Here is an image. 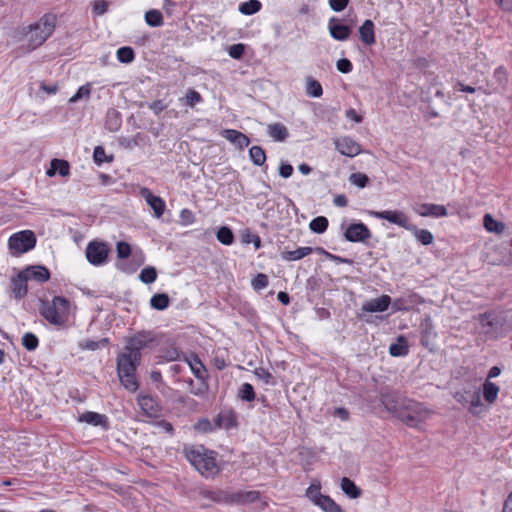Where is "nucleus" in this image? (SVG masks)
Segmentation results:
<instances>
[{
  "label": "nucleus",
  "mask_w": 512,
  "mask_h": 512,
  "mask_svg": "<svg viewBox=\"0 0 512 512\" xmlns=\"http://www.w3.org/2000/svg\"><path fill=\"white\" fill-rule=\"evenodd\" d=\"M349 181L352 185H355L359 188H364L369 183V178L364 173L356 172V173H352L349 176Z\"/></svg>",
  "instance_id": "nucleus-49"
},
{
  "label": "nucleus",
  "mask_w": 512,
  "mask_h": 512,
  "mask_svg": "<svg viewBox=\"0 0 512 512\" xmlns=\"http://www.w3.org/2000/svg\"><path fill=\"white\" fill-rule=\"evenodd\" d=\"M134 58H135L134 51L129 46H124L117 50V59L121 63H126V64L131 63L134 60Z\"/></svg>",
  "instance_id": "nucleus-46"
},
{
  "label": "nucleus",
  "mask_w": 512,
  "mask_h": 512,
  "mask_svg": "<svg viewBox=\"0 0 512 512\" xmlns=\"http://www.w3.org/2000/svg\"><path fill=\"white\" fill-rule=\"evenodd\" d=\"M389 353L394 357L406 356L409 353L408 343L404 336H399L397 341L390 345Z\"/></svg>",
  "instance_id": "nucleus-28"
},
{
  "label": "nucleus",
  "mask_w": 512,
  "mask_h": 512,
  "mask_svg": "<svg viewBox=\"0 0 512 512\" xmlns=\"http://www.w3.org/2000/svg\"><path fill=\"white\" fill-rule=\"evenodd\" d=\"M39 311L50 324L63 326L69 319L71 303L65 297L55 296L51 302H42Z\"/></svg>",
  "instance_id": "nucleus-2"
},
{
  "label": "nucleus",
  "mask_w": 512,
  "mask_h": 512,
  "mask_svg": "<svg viewBox=\"0 0 512 512\" xmlns=\"http://www.w3.org/2000/svg\"><path fill=\"white\" fill-rule=\"evenodd\" d=\"M483 226L486 231L495 234H502L505 231L506 225L502 221L496 220L491 214H485L483 217Z\"/></svg>",
  "instance_id": "nucleus-24"
},
{
  "label": "nucleus",
  "mask_w": 512,
  "mask_h": 512,
  "mask_svg": "<svg viewBox=\"0 0 512 512\" xmlns=\"http://www.w3.org/2000/svg\"><path fill=\"white\" fill-rule=\"evenodd\" d=\"M117 257L120 259H126L131 254V246L127 242L121 241L116 246Z\"/></svg>",
  "instance_id": "nucleus-55"
},
{
  "label": "nucleus",
  "mask_w": 512,
  "mask_h": 512,
  "mask_svg": "<svg viewBox=\"0 0 512 512\" xmlns=\"http://www.w3.org/2000/svg\"><path fill=\"white\" fill-rule=\"evenodd\" d=\"M56 173L61 175L62 177H66L70 173V166L66 160L62 159H53L50 164V168L47 170L46 174L49 177L54 176Z\"/></svg>",
  "instance_id": "nucleus-23"
},
{
  "label": "nucleus",
  "mask_w": 512,
  "mask_h": 512,
  "mask_svg": "<svg viewBox=\"0 0 512 512\" xmlns=\"http://www.w3.org/2000/svg\"><path fill=\"white\" fill-rule=\"evenodd\" d=\"M202 101V97L199 92L194 89H189L185 95V104L193 108L196 104Z\"/></svg>",
  "instance_id": "nucleus-53"
},
{
  "label": "nucleus",
  "mask_w": 512,
  "mask_h": 512,
  "mask_svg": "<svg viewBox=\"0 0 512 512\" xmlns=\"http://www.w3.org/2000/svg\"><path fill=\"white\" fill-rule=\"evenodd\" d=\"M500 388L495 383L486 380L483 384V398L484 401L490 405L494 404L497 400Z\"/></svg>",
  "instance_id": "nucleus-26"
},
{
  "label": "nucleus",
  "mask_w": 512,
  "mask_h": 512,
  "mask_svg": "<svg viewBox=\"0 0 512 512\" xmlns=\"http://www.w3.org/2000/svg\"><path fill=\"white\" fill-rule=\"evenodd\" d=\"M183 453L186 459L203 476H214L219 472L215 452L206 449L203 445L185 446Z\"/></svg>",
  "instance_id": "nucleus-1"
},
{
  "label": "nucleus",
  "mask_w": 512,
  "mask_h": 512,
  "mask_svg": "<svg viewBox=\"0 0 512 512\" xmlns=\"http://www.w3.org/2000/svg\"><path fill=\"white\" fill-rule=\"evenodd\" d=\"M336 67L341 73H349L353 69V65L349 59L342 58L337 61Z\"/></svg>",
  "instance_id": "nucleus-59"
},
{
  "label": "nucleus",
  "mask_w": 512,
  "mask_h": 512,
  "mask_svg": "<svg viewBox=\"0 0 512 512\" xmlns=\"http://www.w3.org/2000/svg\"><path fill=\"white\" fill-rule=\"evenodd\" d=\"M138 405L143 413L149 417H155L159 411L158 405L150 395H139Z\"/></svg>",
  "instance_id": "nucleus-22"
},
{
  "label": "nucleus",
  "mask_w": 512,
  "mask_h": 512,
  "mask_svg": "<svg viewBox=\"0 0 512 512\" xmlns=\"http://www.w3.org/2000/svg\"><path fill=\"white\" fill-rule=\"evenodd\" d=\"M269 280L266 274L258 273L255 278L251 281V285L254 290L259 291L268 286Z\"/></svg>",
  "instance_id": "nucleus-54"
},
{
  "label": "nucleus",
  "mask_w": 512,
  "mask_h": 512,
  "mask_svg": "<svg viewBox=\"0 0 512 512\" xmlns=\"http://www.w3.org/2000/svg\"><path fill=\"white\" fill-rule=\"evenodd\" d=\"M56 16L54 14L43 15L38 22L29 26L26 38L32 48L41 46L54 32Z\"/></svg>",
  "instance_id": "nucleus-4"
},
{
  "label": "nucleus",
  "mask_w": 512,
  "mask_h": 512,
  "mask_svg": "<svg viewBox=\"0 0 512 512\" xmlns=\"http://www.w3.org/2000/svg\"><path fill=\"white\" fill-rule=\"evenodd\" d=\"M391 298L388 295H382L379 298L366 301L362 305V311L368 313L384 312L388 309Z\"/></svg>",
  "instance_id": "nucleus-15"
},
{
  "label": "nucleus",
  "mask_w": 512,
  "mask_h": 512,
  "mask_svg": "<svg viewBox=\"0 0 512 512\" xmlns=\"http://www.w3.org/2000/svg\"><path fill=\"white\" fill-rule=\"evenodd\" d=\"M214 422L215 427L229 430L237 426V416L232 410L222 411L217 415Z\"/></svg>",
  "instance_id": "nucleus-18"
},
{
  "label": "nucleus",
  "mask_w": 512,
  "mask_h": 512,
  "mask_svg": "<svg viewBox=\"0 0 512 512\" xmlns=\"http://www.w3.org/2000/svg\"><path fill=\"white\" fill-rule=\"evenodd\" d=\"M432 414L433 412L423 404L409 401L405 408L398 412V418L407 426L418 428Z\"/></svg>",
  "instance_id": "nucleus-5"
},
{
  "label": "nucleus",
  "mask_w": 512,
  "mask_h": 512,
  "mask_svg": "<svg viewBox=\"0 0 512 512\" xmlns=\"http://www.w3.org/2000/svg\"><path fill=\"white\" fill-rule=\"evenodd\" d=\"M349 3V0H329L331 9L335 12L343 11Z\"/></svg>",
  "instance_id": "nucleus-60"
},
{
  "label": "nucleus",
  "mask_w": 512,
  "mask_h": 512,
  "mask_svg": "<svg viewBox=\"0 0 512 512\" xmlns=\"http://www.w3.org/2000/svg\"><path fill=\"white\" fill-rule=\"evenodd\" d=\"M24 272L27 273L29 279H33L38 282L48 281L50 278L49 270L44 266H33Z\"/></svg>",
  "instance_id": "nucleus-29"
},
{
  "label": "nucleus",
  "mask_w": 512,
  "mask_h": 512,
  "mask_svg": "<svg viewBox=\"0 0 512 512\" xmlns=\"http://www.w3.org/2000/svg\"><path fill=\"white\" fill-rule=\"evenodd\" d=\"M36 237L31 230L16 232L8 239V248L13 256H19L33 249Z\"/></svg>",
  "instance_id": "nucleus-6"
},
{
  "label": "nucleus",
  "mask_w": 512,
  "mask_h": 512,
  "mask_svg": "<svg viewBox=\"0 0 512 512\" xmlns=\"http://www.w3.org/2000/svg\"><path fill=\"white\" fill-rule=\"evenodd\" d=\"M293 173V167L290 164L282 163L279 168V174L283 178H289Z\"/></svg>",
  "instance_id": "nucleus-64"
},
{
  "label": "nucleus",
  "mask_w": 512,
  "mask_h": 512,
  "mask_svg": "<svg viewBox=\"0 0 512 512\" xmlns=\"http://www.w3.org/2000/svg\"><path fill=\"white\" fill-rule=\"evenodd\" d=\"M213 365L219 371L223 370L227 366L226 359L223 356L216 354L213 357Z\"/></svg>",
  "instance_id": "nucleus-63"
},
{
  "label": "nucleus",
  "mask_w": 512,
  "mask_h": 512,
  "mask_svg": "<svg viewBox=\"0 0 512 512\" xmlns=\"http://www.w3.org/2000/svg\"><path fill=\"white\" fill-rule=\"evenodd\" d=\"M109 122H111L113 125V127L110 128L111 130H117L119 128L121 121H120L118 112H116V111L108 112L107 123H109Z\"/></svg>",
  "instance_id": "nucleus-61"
},
{
  "label": "nucleus",
  "mask_w": 512,
  "mask_h": 512,
  "mask_svg": "<svg viewBox=\"0 0 512 512\" xmlns=\"http://www.w3.org/2000/svg\"><path fill=\"white\" fill-rule=\"evenodd\" d=\"M78 421L87 423L92 426H101L104 429H108L109 427L108 418L106 415L92 411H87L79 415Z\"/></svg>",
  "instance_id": "nucleus-17"
},
{
  "label": "nucleus",
  "mask_w": 512,
  "mask_h": 512,
  "mask_svg": "<svg viewBox=\"0 0 512 512\" xmlns=\"http://www.w3.org/2000/svg\"><path fill=\"white\" fill-rule=\"evenodd\" d=\"M359 37L360 40L367 46H371L375 44V25L372 20L367 19L363 22V24L359 27Z\"/></svg>",
  "instance_id": "nucleus-19"
},
{
  "label": "nucleus",
  "mask_w": 512,
  "mask_h": 512,
  "mask_svg": "<svg viewBox=\"0 0 512 512\" xmlns=\"http://www.w3.org/2000/svg\"><path fill=\"white\" fill-rule=\"evenodd\" d=\"M139 193L154 211V216L156 218H161L166 208L165 201L161 197L154 195L151 190L146 187L140 188Z\"/></svg>",
  "instance_id": "nucleus-11"
},
{
  "label": "nucleus",
  "mask_w": 512,
  "mask_h": 512,
  "mask_svg": "<svg viewBox=\"0 0 512 512\" xmlns=\"http://www.w3.org/2000/svg\"><path fill=\"white\" fill-rule=\"evenodd\" d=\"M249 157L251 161L257 166H262L266 161V153L264 149L257 145L252 146L249 149Z\"/></svg>",
  "instance_id": "nucleus-39"
},
{
  "label": "nucleus",
  "mask_w": 512,
  "mask_h": 512,
  "mask_svg": "<svg viewBox=\"0 0 512 512\" xmlns=\"http://www.w3.org/2000/svg\"><path fill=\"white\" fill-rule=\"evenodd\" d=\"M328 27L331 37L338 41L347 40L351 34V29L348 26L336 23L334 18L329 21Z\"/></svg>",
  "instance_id": "nucleus-21"
},
{
  "label": "nucleus",
  "mask_w": 512,
  "mask_h": 512,
  "mask_svg": "<svg viewBox=\"0 0 512 512\" xmlns=\"http://www.w3.org/2000/svg\"><path fill=\"white\" fill-rule=\"evenodd\" d=\"M370 216H373L378 219H384L398 225L404 229H407L410 222L408 216L399 210H385V211H369Z\"/></svg>",
  "instance_id": "nucleus-9"
},
{
  "label": "nucleus",
  "mask_w": 512,
  "mask_h": 512,
  "mask_svg": "<svg viewBox=\"0 0 512 512\" xmlns=\"http://www.w3.org/2000/svg\"><path fill=\"white\" fill-rule=\"evenodd\" d=\"M268 134L275 141H284L288 137V130L282 123H273L268 126Z\"/></svg>",
  "instance_id": "nucleus-32"
},
{
  "label": "nucleus",
  "mask_w": 512,
  "mask_h": 512,
  "mask_svg": "<svg viewBox=\"0 0 512 512\" xmlns=\"http://www.w3.org/2000/svg\"><path fill=\"white\" fill-rule=\"evenodd\" d=\"M205 498L213 500L218 503H231L234 501L231 495L223 490H204L201 493Z\"/></svg>",
  "instance_id": "nucleus-31"
},
{
  "label": "nucleus",
  "mask_w": 512,
  "mask_h": 512,
  "mask_svg": "<svg viewBox=\"0 0 512 512\" xmlns=\"http://www.w3.org/2000/svg\"><path fill=\"white\" fill-rule=\"evenodd\" d=\"M262 4L259 0H249L239 5L240 13L244 15H253L261 10Z\"/></svg>",
  "instance_id": "nucleus-38"
},
{
  "label": "nucleus",
  "mask_w": 512,
  "mask_h": 512,
  "mask_svg": "<svg viewBox=\"0 0 512 512\" xmlns=\"http://www.w3.org/2000/svg\"><path fill=\"white\" fill-rule=\"evenodd\" d=\"M157 278V271L154 267L149 266L140 272L139 279L145 284L153 283Z\"/></svg>",
  "instance_id": "nucleus-47"
},
{
  "label": "nucleus",
  "mask_w": 512,
  "mask_h": 512,
  "mask_svg": "<svg viewBox=\"0 0 512 512\" xmlns=\"http://www.w3.org/2000/svg\"><path fill=\"white\" fill-rule=\"evenodd\" d=\"M108 343H109V340L107 338H102L99 341H94V340L86 339V340H83V341H81L79 343V347L82 350L95 351V350L99 349L100 347L107 346Z\"/></svg>",
  "instance_id": "nucleus-43"
},
{
  "label": "nucleus",
  "mask_w": 512,
  "mask_h": 512,
  "mask_svg": "<svg viewBox=\"0 0 512 512\" xmlns=\"http://www.w3.org/2000/svg\"><path fill=\"white\" fill-rule=\"evenodd\" d=\"M312 251L313 249L311 247H299L293 251H283L281 257L286 261H297L310 255Z\"/></svg>",
  "instance_id": "nucleus-30"
},
{
  "label": "nucleus",
  "mask_w": 512,
  "mask_h": 512,
  "mask_svg": "<svg viewBox=\"0 0 512 512\" xmlns=\"http://www.w3.org/2000/svg\"><path fill=\"white\" fill-rule=\"evenodd\" d=\"M341 489L350 498L356 499L361 496V489L347 477L341 479Z\"/></svg>",
  "instance_id": "nucleus-33"
},
{
  "label": "nucleus",
  "mask_w": 512,
  "mask_h": 512,
  "mask_svg": "<svg viewBox=\"0 0 512 512\" xmlns=\"http://www.w3.org/2000/svg\"><path fill=\"white\" fill-rule=\"evenodd\" d=\"M245 51V45L242 43L234 44L229 47L228 54L233 59H240Z\"/></svg>",
  "instance_id": "nucleus-58"
},
{
  "label": "nucleus",
  "mask_w": 512,
  "mask_h": 512,
  "mask_svg": "<svg viewBox=\"0 0 512 512\" xmlns=\"http://www.w3.org/2000/svg\"><path fill=\"white\" fill-rule=\"evenodd\" d=\"M195 430L202 432V433H208L212 432L215 427L213 424L206 418L200 419L194 426Z\"/></svg>",
  "instance_id": "nucleus-56"
},
{
  "label": "nucleus",
  "mask_w": 512,
  "mask_h": 512,
  "mask_svg": "<svg viewBox=\"0 0 512 512\" xmlns=\"http://www.w3.org/2000/svg\"><path fill=\"white\" fill-rule=\"evenodd\" d=\"M328 227V220L324 216H318L311 220L309 224V228L311 231L321 234L324 233L327 230Z\"/></svg>",
  "instance_id": "nucleus-44"
},
{
  "label": "nucleus",
  "mask_w": 512,
  "mask_h": 512,
  "mask_svg": "<svg viewBox=\"0 0 512 512\" xmlns=\"http://www.w3.org/2000/svg\"><path fill=\"white\" fill-rule=\"evenodd\" d=\"M336 150L347 157H355L361 153V145L349 136H342L334 140Z\"/></svg>",
  "instance_id": "nucleus-10"
},
{
  "label": "nucleus",
  "mask_w": 512,
  "mask_h": 512,
  "mask_svg": "<svg viewBox=\"0 0 512 512\" xmlns=\"http://www.w3.org/2000/svg\"><path fill=\"white\" fill-rule=\"evenodd\" d=\"M217 240L224 245H231L234 242V235L230 228L223 226L216 234Z\"/></svg>",
  "instance_id": "nucleus-45"
},
{
  "label": "nucleus",
  "mask_w": 512,
  "mask_h": 512,
  "mask_svg": "<svg viewBox=\"0 0 512 512\" xmlns=\"http://www.w3.org/2000/svg\"><path fill=\"white\" fill-rule=\"evenodd\" d=\"M421 343L428 347L436 338L437 333L435 332L434 326L430 319H426L421 323Z\"/></svg>",
  "instance_id": "nucleus-25"
},
{
  "label": "nucleus",
  "mask_w": 512,
  "mask_h": 512,
  "mask_svg": "<svg viewBox=\"0 0 512 512\" xmlns=\"http://www.w3.org/2000/svg\"><path fill=\"white\" fill-rule=\"evenodd\" d=\"M185 362L189 365L194 376L204 382L207 380V369L205 365L202 363L198 355L191 353L189 356L184 357Z\"/></svg>",
  "instance_id": "nucleus-14"
},
{
  "label": "nucleus",
  "mask_w": 512,
  "mask_h": 512,
  "mask_svg": "<svg viewBox=\"0 0 512 512\" xmlns=\"http://www.w3.org/2000/svg\"><path fill=\"white\" fill-rule=\"evenodd\" d=\"M141 358H133L131 353L123 351L117 357V374L121 384L130 392H135L138 387L136 377L137 367L140 365Z\"/></svg>",
  "instance_id": "nucleus-3"
},
{
  "label": "nucleus",
  "mask_w": 512,
  "mask_h": 512,
  "mask_svg": "<svg viewBox=\"0 0 512 512\" xmlns=\"http://www.w3.org/2000/svg\"><path fill=\"white\" fill-rule=\"evenodd\" d=\"M406 230H409L413 233L417 241H419L423 245H430L432 244L434 237L432 233L427 229H419L412 223L409 224L408 228Z\"/></svg>",
  "instance_id": "nucleus-27"
},
{
  "label": "nucleus",
  "mask_w": 512,
  "mask_h": 512,
  "mask_svg": "<svg viewBox=\"0 0 512 512\" xmlns=\"http://www.w3.org/2000/svg\"><path fill=\"white\" fill-rule=\"evenodd\" d=\"M413 211L422 217L442 218L448 215L444 205L433 203H422L413 207Z\"/></svg>",
  "instance_id": "nucleus-12"
},
{
  "label": "nucleus",
  "mask_w": 512,
  "mask_h": 512,
  "mask_svg": "<svg viewBox=\"0 0 512 512\" xmlns=\"http://www.w3.org/2000/svg\"><path fill=\"white\" fill-rule=\"evenodd\" d=\"M315 505L319 506L325 512H342L340 506L327 495H323Z\"/></svg>",
  "instance_id": "nucleus-37"
},
{
  "label": "nucleus",
  "mask_w": 512,
  "mask_h": 512,
  "mask_svg": "<svg viewBox=\"0 0 512 512\" xmlns=\"http://www.w3.org/2000/svg\"><path fill=\"white\" fill-rule=\"evenodd\" d=\"M110 249L108 245L101 241H91L88 243L85 254L88 262L94 266H101L106 263Z\"/></svg>",
  "instance_id": "nucleus-7"
},
{
  "label": "nucleus",
  "mask_w": 512,
  "mask_h": 512,
  "mask_svg": "<svg viewBox=\"0 0 512 512\" xmlns=\"http://www.w3.org/2000/svg\"><path fill=\"white\" fill-rule=\"evenodd\" d=\"M22 345L29 351L35 350L38 345L39 341L38 338L30 332H27L22 337Z\"/></svg>",
  "instance_id": "nucleus-50"
},
{
  "label": "nucleus",
  "mask_w": 512,
  "mask_h": 512,
  "mask_svg": "<svg viewBox=\"0 0 512 512\" xmlns=\"http://www.w3.org/2000/svg\"><path fill=\"white\" fill-rule=\"evenodd\" d=\"M91 94V84L87 83L77 90V92L69 99V103H76L82 98H89Z\"/></svg>",
  "instance_id": "nucleus-52"
},
{
  "label": "nucleus",
  "mask_w": 512,
  "mask_h": 512,
  "mask_svg": "<svg viewBox=\"0 0 512 512\" xmlns=\"http://www.w3.org/2000/svg\"><path fill=\"white\" fill-rule=\"evenodd\" d=\"M233 502L236 503H252L260 498V493L258 491H242L231 495Z\"/></svg>",
  "instance_id": "nucleus-34"
},
{
  "label": "nucleus",
  "mask_w": 512,
  "mask_h": 512,
  "mask_svg": "<svg viewBox=\"0 0 512 512\" xmlns=\"http://www.w3.org/2000/svg\"><path fill=\"white\" fill-rule=\"evenodd\" d=\"M152 341L153 339L150 333H137L134 336L127 339L124 351L127 353H131L134 359H136V357L141 358V350L148 347Z\"/></svg>",
  "instance_id": "nucleus-8"
},
{
  "label": "nucleus",
  "mask_w": 512,
  "mask_h": 512,
  "mask_svg": "<svg viewBox=\"0 0 512 512\" xmlns=\"http://www.w3.org/2000/svg\"><path fill=\"white\" fill-rule=\"evenodd\" d=\"M170 304L169 296L166 293L154 294L150 299V305L155 310H165Z\"/></svg>",
  "instance_id": "nucleus-36"
},
{
  "label": "nucleus",
  "mask_w": 512,
  "mask_h": 512,
  "mask_svg": "<svg viewBox=\"0 0 512 512\" xmlns=\"http://www.w3.org/2000/svg\"><path fill=\"white\" fill-rule=\"evenodd\" d=\"M508 71L504 66L497 67L493 72V80L498 87L505 89L508 84Z\"/></svg>",
  "instance_id": "nucleus-40"
},
{
  "label": "nucleus",
  "mask_w": 512,
  "mask_h": 512,
  "mask_svg": "<svg viewBox=\"0 0 512 512\" xmlns=\"http://www.w3.org/2000/svg\"><path fill=\"white\" fill-rule=\"evenodd\" d=\"M306 94L313 98H319L323 94L320 82L312 77L306 78Z\"/></svg>",
  "instance_id": "nucleus-35"
},
{
  "label": "nucleus",
  "mask_w": 512,
  "mask_h": 512,
  "mask_svg": "<svg viewBox=\"0 0 512 512\" xmlns=\"http://www.w3.org/2000/svg\"><path fill=\"white\" fill-rule=\"evenodd\" d=\"M108 10V2L106 0H95L93 2L92 12L97 15L101 16L105 14Z\"/></svg>",
  "instance_id": "nucleus-57"
},
{
  "label": "nucleus",
  "mask_w": 512,
  "mask_h": 512,
  "mask_svg": "<svg viewBox=\"0 0 512 512\" xmlns=\"http://www.w3.org/2000/svg\"><path fill=\"white\" fill-rule=\"evenodd\" d=\"M145 21L151 27H160L163 25V16L159 10L152 9L145 13Z\"/></svg>",
  "instance_id": "nucleus-41"
},
{
  "label": "nucleus",
  "mask_w": 512,
  "mask_h": 512,
  "mask_svg": "<svg viewBox=\"0 0 512 512\" xmlns=\"http://www.w3.org/2000/svg\"><path fill=\"white\" fill-rule=\"evenodd\" d=\"M306 496L316 504L317 501L323 496L321 493V484L318 480H314L306 490Z\"/></svg>",
  "instance_id": "nucleus-42"
},
{
  "label": "nucleus",
  "mask_w": 512,
  "mask_h": 512,
  "mask_svg": "<svg viewBox=\"0 0 512 512\" xmlns=\"http://www.w3.org/2000/svg\"><path fill=\"white\" fill-rule=\"evenodd\" d=\"M239 397L240 399L248 402L255 400V392L253 386L249 383L242 384L239 389Z\"/></svg>",
  "instance_id": "nucleus-48"
},
{
  "label": "nucleus",
  "mask_w": 512,
  "mask_h": 512,
  "mask_svg": "<svg viewBox=\"0 0 512 512\" xmlns=\"http://www.w3.org/2000/svg\"><path fill=\"white\" fill-rule=\"evenodd\" d=\"M29 276L26 272H19L15 277H12V292L16 299H21L27 294V281Z\"/></svg>",
  "instance_id": "nucleus-16"
},
{
  "label": "nucleus",
  "mask_w": 512,
  "mask_h": 512,
  "mask_svg": "<svg viewBox=\"0 0 512 512\" xmlns=\"http://www.w3.org/2000/svg\"><path fill=\"white\" fill-rule=\"evenodd\" d=\"M94 161L98 164L103 163L106 161V154L105 150L102 146H96L93 153Z\"/></svg>",
  "instance_id": "nucleus-62"
},
{
  "label": "nucleus",
  "mask_w": 512,
  "mask_h": 512,
  "mask_svg": "<svg viewBox=\"0 0 512 512\" xmlns=\"http://www.w3.org/2000/svg\"><path fill=\"white\" fill-rule=\"evenodd\" d=\"M344 236L350 242H364L371 237V232L365 224L354 223L346 229Z\"/></svg>",
  "instance_id": "nucleus-13"
},
{
  "label": "nucleus",
  "mask_w": 512,
  "mask_h": 512,
  "mask_svg": "<svg viewBox=\"0 0 512 512\" xmlns=\"http://www.w3.org/2000/svg\"><path fill=\"white\" fill-rule=\"evenodd\" d=\"M222 136L239 149H243L250 144V139L245 134L234 129L223 130Z\"/></svg>",
  "instance_id": "nucleus-20"
},
{
  "label": "nucleus",
  "mask_w": 512,
  "mask_h": 512,
  "mask_svg": "<svg viewBox=\"0 0 512 512\" xmlns=\"http://www.w3.org/2000/svg\"><path fill=\"white\" fill-rule=\"evenodd\" d=\"M180 351L175 346H169L162 350L161 358L165 361L171 362L180 359Z\"/></svg>",
  "instance_id": "nucleus-51"
}]
</instances>
